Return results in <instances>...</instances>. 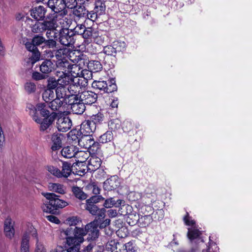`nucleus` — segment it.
Returning <instances> with one entry per match:
<instances>
[{
    "instance_id": "nucleus-11",
    "label": "nucleus",
    "mask_w": 252,
    "mask_h": 252,
    "mask_svg": "<svg viewBox=\"0 0 252 252\" xmlns=\"http://www.w3.org/2000/svg\"><path fill=\"white\" fill-rule=\"evenodd\" d=\"M45 38L42 35L37 34L34 35L31 41H29L28 38L23 40V42L28 50H34L37 49V46L44 43Z\"/></svg>"
},
{
    "instance_id": "nucleus-12",
    "label": "nucleus",
    "mask_w": 252,
    "mask_h": 252,
    "mask_svg": "<svg viewBox=\"0 0 252 252\" xmlns=\"http://www.w3.org/2000/svg\"><path fill=\"white\" fill-rule=\"evenodd\" d=\"M83 38L85 39H90L98 44H101L102 42V38L101 36H98V33L97 31L92 28H86L82 34Z\"/></svg>"
},
{
    "instance_id": "nucleus-35",
    "label": "nucleus",
    "mask_w": 252,
    "mask_h": 252,
    "mask_svg": "<svg viewBox=\"0 0 252 252\" xmlns=\"http://www.w3.org/2000/svg\"><path fill=\"white\" fill-rule=\"evenodd\" d=\"M71 164L70 163L64 161L63 162L62 169L60 170L61 178H66L69 177L71 173Z\"/></svg>"
},
{
    "instance_id": "nucleus-16",
    "label": "nucleus",
    "mask_w": 252,
    "mask_h": 252,
    "mask_svg": "<svg viewBox=\"0 0 252 252\" xmlns=\"http://www.w3.org/2000/svg\"><path fill=\"white\" fill-rule=\"evenodd\" d=\"M82 81V79L74 78V80L72 81V83L69 86L67 87L70 98L72 97V96H75L76 98H78L77 95L80 94V91L82 86V82L80 83V81Z\"/></svg>"
},
{
    "instance_id": "nucleus-60",
    "label": "nucleus",
    "mask_w": 252,
    "mask_h": 252,
    "mask_svg": "<svg viewBox=\"0 0 252 252\" xmlns=\"http://www.w3.org/2000/svg\"><path fill=\"white\" fill-rule=\"evenodd\" d=\"M124 245L126 252H134L136 251L135 245L132 241H129Z\"/></svg>"
},
{
    "instance_id": "nucleus-1",
    "label": "nucleus",
    "mask_w": 252,
    "mask_h": 252,
    "mask_svg": "<svg viewBox=\"0 0 252 252\" xmlns=\"http://www.w3.org/2000/svg\"><path fill=\"white\" fill-rule=\"evenodd\" d=\"M98 224L97 220H94L87 224L85 228L75 227L72 229V233L73 238L69 239V243H72L73 242L77 246L80 243H82L84 241V236L88 235L87 240L90 241H94L99 236V231L98 228Z\"/></svg>"
},
{
    "instance_id": "nucleus-33",
    "label": "nucleus",
    "mask_w": 252,
    "mask_h": 252,
    "mask_svg": "<svg viewBox=\"0 0 252 252\" xmlns=\"http://www.w3.org/2000/svg\"><path fill=\"white\" fill-rule=\"evenodd\" d=\"M106 5L105 2L102 0H96L94 2V12L99 16L105 13Z\"/></svg>"
},
{
    "instance_id": "nucleus-48",
    "label": "nucleus",
    "mask_w": 252,
    "mask_h": 252,
    "mask_svg": "<svg viewBox=\"0 0 252 252\" xmlns=\"http://www.w3.org/2000/svg\"><path fill=\"white\" fill-rule=\"evenodd\" d=\"M59 85L58 80H56L54 77H50L47 80V89L51 90L56 89Z\"/></svg>"
},
{
    "instance_id": "nucleus-58",
    "label": "nucleus",
    "mask_w": 252,
    "mask_h": 252,
    "mask_svg": "<svg viewBox=\"0 0 252 252\" xmlns=\"http://www.w3.org/2000/svg\"><path fill=\"white\" fill-rule=\"evenodd\" d=\"M66 221L70 226H75L79 222H81V220L77 217H72L68 218Z\"/></svg>"
},
{
    "instance_id": "nucleus-8",
    "label": "nucleus",
    "mask_w": 252,
    "mask_h": 252,
    "mask_svg": "<svg viewBox=\"0 0 252 252\" xmlns=\"http://www.w3.org/2000/svg\"><path fill=\"white\" fill-rule=\"evenodd\" d=\"M54 14H48L45 20L40 22L37 21L31 27V31L35 33H40L45 32L48 28H51V24L50 23Z\"/></svg>"
},
{
    "instance_id": "nucleus-43",
    "label": "nucleus",
    "mask_w": 252,
    "mask_h": 252,
    "mask_svg": "<svg viewBox=\"0 0 252 252\" xmlns=\"http://www.w3.org/2000/svg\"><path fill=\"white\" fill-rule=\"evenodd\" d=\"M40 113L41 116L45 117L50 116V111L47 109L46 105L44 103H39L37 104V112Z\"/></svg>"
},
{
    "instance_id": "nucleus-22",
    "label": "nucleus",
    "mask_w": 252,
    "mask_h": 252,
    "mask_svg": "<svg viewBox=\"0 0 252 252\" xmlns=\"http://www.w3.org/2000/svg\"><path fill=\"white\" fill-rule=\"evenodd\" d=\"M118 176H113L107 179L103 183V188L106 190H112L119 186Z\"/></svg>"
},
{
    "instance_id": "nucleus-15",
    "label": "nucleus",
    "mask_w": 252,
    "mask_h": 252,
    "mask_svg": "<svg viewBox=\"0 0 252 252\" xmlns=\"http://www.w3.org/2000/svg\"><path fill=\"white\" fill-rule=\"evenodd\" d=\"M79 98L85 104L91 105L96 102L97 94L92 91H85L80 93Z\"/></svg>"
},
{
    "instance_id": "nucleus-32",
    "label": "nucleus",
    "mask_w": 252,
    "mask_h": 252,
    "mask_svg": "<svg viewBox=\"0 0 252 252\" xmlns=\"http://www.w3.org/2000/svg\"><path fill=\"white\" fill-rule=\"evenodd\" d=\"M30 236L28 232H25L22 238L20 247V252H30Z\"/></svg>"
},
{
    "instance_id": "nucleus-19",
    "label": "nucleus",
    "mask_w": 252,
    "mask_h": 252,
    "mask_svg": "<svg viewBox=\"0 0 252 252\" xmlns=\"http://www.w3.org/2000/svg\"><path fill=\"white\" fill-rule=\"evenodd\" d=\"M121 51V43L114 41L112 44L103 47V52L107 56L115 57L117 52Z\"/></svg>"
},
{
    "instance_id": "nucleus-59",
    "label": "nucleus",
    "mask_w": 252,
    "mask_h": 252,
    "mask_svg": "<svg viewBox=\"0 0 252 252\" xmlns=\"http://www.w3.org/2000/svg\"><path fill=\"white\" fill-rule=\"evenodd\" d=\"M32 78L33 80H36V81H39V80L45 79L47 77V76L45 74H43L42 73H41L37 71H34L32 73Z\"/></svg>"
},
{
    "instance_id": "nucleus-62",
    "label": "nucleus",
    "mask_w": 252,
    "mask_h": 252,
    "mask_svg": "<svg viewBox=\"0 0 252 252\" xmlns=\"http://www.w3.org/2000/svg\"><path fill=\"white\" fill-rule=\"evenodd\" d=\"M63 1L64 4H65V8H73L77 4V0H63Z\"/></svg>"
},
{
    "instance_id": "nucleus-41",
    "label": "nucleus",
    "mask_w": 252,
    "mask_h": 252,
    "mask_svg": "<svg viewBox=\"0 0 252 252\" xmlns=\"http://www.w3.org/2000/svg\"><path fill=\"white\" fill-rule=\"evenodd\" d=\"M101 164V159L96 157H92L89 161V166L93 167L91 169L92 170H95L98 169L100 166ZM90 169H91V168H90Z\"/></svg>"
},
{
    "instance_id": "nucleus-54",
    "label": "nucleus",
    "mask_w": 252,
    "mask_h": 252,
    "mask_svg": "<svg viewBox=\"0 0 252 252\" xmlns=\"http://www.w3.org/2000/svg\"><path fill=\"white\" fill-rule=\"evenodd\" d=\"M25 89L29 94H31L34 93L36 91V87L33 82H27L25 85Z\"/></svg>"
},
{
    "instance_id": "nucleus-49",
    "label": "nucleus",
    "mask_w": 252,
    "mask_h": 252,
    "mask_svg": "<svg viewBox=\"0 0 252 252\" xmlns=\"http://www.w3.org/2000/svg\"><path fill=\"white\" fill-rule=\"evenodd\" d=\"M57 17L54 16V17L52 18V20L51 21L50 23L51 24V28H48V29L46 30V37L49 38L51 39L52 37H54V36L52 35V33H53V31L55 30L56 29V18Z\"/></svg>"
},
{
    "instance_id": "nucleus-13",
    "label": "nucleus",
    "mask_w": 252,
    "mask_h": 252,
    "mask_svg": "<svg viewBox=\"0 0 252 252\" xmlns=\"http://www.w3.org/2000/svg\"><path fill=\"white\" fill-rule=\"evenodd\" d=\"M57 127L59 131L66 132L70 129L72 126V121L68 117H60L56 122Z\"/></svg>"
},
{
    "instance_id": "nucleus-39",
    "label": "nucleus",
    "mask_w": 252,
    "mask_h": 252,
    "mask_svg": "<svg viewBox=\"0 0 252 252\" xmlns=\"http://www.w3.org/2000/svg\"><path fill=\"white\" fill-rule=\"evenodd\" d=\"M55 56L58 60L57 61V65L59 66L58 63L63 61H67L64 56L67 55L68 50L65 48H60L59 49L54 50Z\"/></svg>"
},
{
    "instance_id": "nucleus-21",
    "label": "nucleus",
    "mask_w": 252,
    "mask_h": 252,
    "mask_svg": "<svg viewBox=\"0 0 252 252\" xmlns=\"http://www.w3.org/2000/svg\"><path fill=\"white\" fill-rule=\"evenodd\" d=\"M66 104V102L64 100H61L60 98L56 97L48 103V107L53 111L62 112L64 110L63 107Z\"/></svg>"
},
{
    "instance_id": "nucleus-6",
    "label": "nucleus",
    "mask_w": 252,
    "mask_h": 252,
    "mask_svg": "<svg viewBox=\"0 0 252 252\" xmlns=\"http://www.w3.org/2000/svg\"><path fill=\"white\" fill-rule=\"evenodd\" d=\"M92 86L95 89L99 90L106 93H111L117 90V86L114 79L109 80L107 82L95 80L92 83Z\"/></svg>"
},
{
    "instance_id": "nucleus-31",
    "label": "nucleus",
    "mask_w": 252,
    "mask_h": 252,
    "mask_svg": "<svg viewBox=\"0 0 252 252\" xmlns=\"http://www.w3.org/2000/svg\"><path fill=\"white\" fill-rule=\"evenodd\" d=\"M86 65L91 72H97L102 68L101 63L98 61H89L87 60V63H85Z\"/></svg>"
},
{
    "instance_id": "nucleus-5",
    "label": "nucleus",
    "mask_w": 252,
    "mask_h": 252,
    "mask_svg": "<svg viewBox=\"0 0 252 252\" xmlns=\"http://www.w3.org/2000/svg\"><path fill=\"white\" fill-rule=\"evenodd\" d=\"M78 145L85 149H87L90 153L95 154L99 148V144L91 135L83 134L78 139Z\"/></svg>"
},
{
    "instance_id": "nucleus-28",
    "label": "nucleus",
    "mask_w": 252,
    "mask_h": 252,
    "mask_svg": "<svg viewBox=\"0 0 252 252\" xmlns=\"http://www.w3.org/2000/svg\"><path fill=\"white\" fill-rule=\"evenodd\" d=\"M87 158V157H84L82 160H78L76 163L77 167L76 168L75 174L82 176L87 173L88 166L85 162Z\"/></svg>"
},
{
    "instance_id": "nucleus-24",
    "label": "nucleus",
    "mask_w": 252,
    "mask_h": 252,
    "mask_svg": "<svg viewBox=\"0 0 252 252\" xmlns=\"http://www.w3.org/2000/svg\"><path fill=\"white\" fill-rule=\"evenodd\" d=\"M40 71L44 74L51 73L54 69V64L51 60H44L39 66Z\"/></svg>"
},
{
    "instance_id": "nucleus-25",
    "label": "nucleus",
    "mask_w": 252,
    "mask_h": 252,
    "mask_svg": "<svg viewBox=\"0 0 252 252\" xmlns=\"http://www.w3.org/2000/svg\"><path fill=\"white\" fill-rule=\"evenodd\" d=\"M78 148L73 145L64 147L61 151L62 155L66 158H71L75 157Z\"/></svg>"
},
{
    "instance_id": "nucleus-46",
    "label": "nucleus",
    "mask_w": 252,
    "mask_h": 252,
    "mask_svg": "<svg viewBox=\"0 0 252 252\" xmlns=\"http://www.w3.org/2000/svg\"><path fill=\"white\" fill-rule=\"evenodd\" d=\"M74 80V78H73L69 75H65L63 77H61L58 79L59 86H66L70 85L72 83V81Z\"/></svg>"
},
{
    "instance_id": "nucleus-3",
    "label": "nucleus",
    "mask_w": 252,
    "mask_h": 252,
    "mask_svg": "<svg viewBox=\"0 0 252 252\" xmlns=\"http://www.w3.org/2000/svg\"><path fill=\"white\" fill-rule=\"evenodd\" d=\"M61 236L62 237L63 239H66V244L68 247H70V248H74V247H77V252H91L93 248L95 246V243L94 242H92L88 244L87 246H85L83 248V249L80 251V245L82 243H80L78 246L75 243H74L73 242L71 243H69V239L73 238V237L72 235V228L71 227H67L65 229L61 230Z\"/></svg>"
},
{
    "instance_id": "nucleus-64",
    "label": "nucleus",
    "mask_w": 252,
    "mask_h": 252,
    "mask_svg": "<svg viewBox=\"0 0 252 252\" xmlns=\"http://www.w3.org/2000/svg\"><path fill=\"white\" fill-rule=\"evenodd\" d=\"M115 204H116V202L113 199V198H110L105 200L103 206L106 208H109Z\"/></svg>"
},
{
    "instance_id": "nucleus-2",
    "label": "nucleus",
    "mask_w": 252,
    "mask_h": 252,
    "mask_svg": "<svg viewBox=\"0 0 252 252\" xmlns=\"http://www.w3.org/2000/svg\"><path fill=\"white\" fill-rule=\"evenodd\" d=\"M42 194L48 200L41 206L44 212L54 214L59 209L63 208L68 205L67 202L60 199L59 196L54 193L43 192Z\"/></svg>"
},
{
    "instance_id": "nucleus-38",
    "label": "nucleus",
    "mask_w": 252,
    "mask_h": 252,
    "mask_svg": "<svg viewBox=\"0 0 252 252\" xmlns=\"http://www.w3.org/2000/svg\"><path fill=\"white\" fill-rule=\"evenodd\" d=\"M73 14L79 18L86 17L88 14V10L84 6H76L73 10Z\"/></svg>"
},
{
    "instance_id": "nucleus-36",
    "label": "nucleus",
    "mask_w": 252,
    "mask_h": 252,
    "mask_svg": "<svg viewBox=\"0 0 252 252\" xmlns=\"http://www.w3.org/2000/svg\"><path fill=\"white\" fill-rule=\"evenodd\" d=\"M71 191L75 197L79 200H85L88 197L87 194L85 193L81 188L77 186H73L71 188Z\"/></svg>"
},
{
    "instance_id": "nucleus-40",
    "label": "nucleus",
    "mask_w": 252,
    "mask_h": 252,
    "mask_svg": "<svg viewBox=\"0 0 252 252\" xmlns=\"http://www.w3.org/2000/svg\"><path fill=\"white\" fill-rule=\"evenodd\" d=\"M93 124L94 125L96 126L97 125H100L102 123L104 120V116L103 114L101 113H98L96 114L93 115L90 117L89 119Z\"/></svg>"
},
{
    "instance_id": "nucleus-61",
    "label": "nucleus",
    "mask_w": 252,
    "mask_h": 252,
    "mask_svg": "<svg viewBox=\"0 0 252 252\" xmlns=\"http://www.w3.org/2000/svg\"><path fill=\"white\" fill-rule=\"evenodd\" d=\"M76 248H77V247L70 248V247H68L67 249L63 250L62 247H59L56 249L52 250L51 252H76L77 249Z\"/></svg>"
},
{
    "instance_id": "nucleus-55",
    "label": "nucleus",
    "mask_w": 252,
    "mask_h": 252,
    "mask_svg": "<svg viewBox=\"0 0 252 252\" xmlns=\"http://www.w3.org/2000/svg\"><path fill=\"white\" fill-rule=\"evenodd\" d=\"M104 199V198L101 195H94L89 199H87L86 203L95 204Z\"/></svg>"
},
{
    "instance_id": "nucleus-14",
    "label": "nucleus",
    "mask_w": 252,
    "mask_h": 252,
    "mask_svg": "<svg viewBox=\"0 0 252 252\" xmlns=\"http://www.w3.org/2000/svg\"><path fill=\"white\" fill-rule=\"evenodd\" d=\"M49 14H54L56 18V28L58 27L57 22H59L62 29L60 31L69 30V27L71 24V20L67 17H64L66 15H63L62 13H49Z\"/></svg>"
},
{
    "instance_id": "nucleus-56",
    "label": "nucleus",
    "mask_w": 252,
    "mask_h": 252,
    "mask_svg": "<svg viewBox=\"0 0 252 252\" xmlns=\"http://www.w3.org/2000/svg\"><path fill=\"white\" fill-rule=\"evenodd\" d=\"M144 234L145 232L140 228H136L133 230L131 232V235L133 237L139 239L143 238L144 236Z\"/></svg>"
},
{
    "instance_id": "nucleus-10",
    "label": "nucleus",
    "mask_w": 252,
    "mask_h": 252,
    "mask_svg": "<svg viewBox=\"0 0 252 252\" xmlns=\"http://www.w3.org/2000/svg\"><path fill=\"white\" fill-rule=\"evenodd\" d=\"M47 5L54 11L53 13H62L63 15L67 14V10L65 8V4H64L63 0H48Z\"/></svg>"
},
{
    "instance_id": "nucleus-51",
    "label": "nucleus",
    "mask_w": 252,
    "mask_h": 252,
    "mask_svg": "<svg viewBox=\"0 0 252 252\" xmlns=\"http://www.w3.org/2000/svg\"><path fill=\"white\" fill-rule=\"evenodd\" d=\"M26 110L29 112V114L32 117L34 121V118L38 116L37 114V105L35 107L31 104H28L26 107Z\"/></svg>"
},
{
    "instance_id": "nucleus-7",
    "label": "nucleus",
    "mask_w": 252,
    "mask_h": 252,
    "mask_svg": "<svg viewBox=\"0 0 252 252\" xmlns=\"http://www.w3.org/2000/svg\"><path fill=\"white\" fill-rule=\"evenodd\" d=\"M75 35L72 30L60 31L59 32V41L60 43L66 46L74 45L75 38Z\"/></svg>"
},
{
    "instance_id": "nucleus-9",
    "label": "nucleus",
    "mask_w": 252,
    "mask_h": 252,
    "mask_svg": "<svg viewBox=\"0 0 252 252\" xmlns=\"http://www.w3.org/2000/svg\"><path fill=\"white\" fill-rule=\"evenodd\" d=\"M57 117V113L52 112L50 116L44 117V119L40 118L39 116L34 118V121L40 125V130L44 131L52 125L54 121Z\"/></svg>"
},
{
    "instance_id": "nucleus-53",
    "label": "nucleus",
    "mask_w": 252,
    "mask_h": 252,
    "mask_svg": "<svg viewBox=\"0 0 252 252\" xmlns=\"http://www.w3.org/2000/svg\"><path fill=\"white\" fill-rule=\"evenodd\" d=\"M119 242L115 240L109 241L106 244V250L114 252L115 250H117V244H119Z\"/></svg>"
},
{
    "instance_id": "nucleus-63",
    "label": "nucleus",
    "mask_w": 252,
    "mask_h": 252,
    "mask_svg": "<svg viewBox=\"0 0 252 252\" xmlns=\"http://www.w3.org/2000/svg\"><path fill=\"white\" fill-rule=\"evenodd\" d=\"M44 44L45 46L49 48H54L56 47L57 42L53 39H45Z\"/></svg>"
},
{
    "instance_id": "nucleus-29",
    "label": "nucleus",
    "mask_w": 252,
    "mask_h": 252,
    "mask_svg": "<svg viewBox=\"0 0 252 252\" xmlns=\"http://www.w3.org/2000/svg\"><path fill=\"white\" fill-rule=\"evenodd\" d=\"M56 97L58 98H63V100L70 98L68 94V90L66 86H59L56 89Z\"/></svg>"
},
{
    "instance_id": "nucleus-4",
    "label": "nucleus",
    "mask_w": 252,
    "mask_h": 252,
    "mask_svg": "<svg viewBox=\"0 0 252 252\" xmlns=\"http://www.w3.org/2000/svg\"><path fill=\"white\" fill-rule=\"evenodd\" d=\"M58 65L59 67H67V71L73 78H78V77L84 78V72L87 71V70L83 69L85 65L77 64L70 65L67 61L60 62ZM65 71H66V70Z\"/></svg>"
},
{
    "instance_id": "nucleus-23",
    "label": "nucleus",
    "mask_w": 252,
    "mask_h": 252,
    "mask_svg": "<svg viewBox=\"0 0 252 252\" xmlns=\"http://www.w3.org/2000/svg\"><path fill=\"white\" fill-rule=\"evenodd\" d=\"M95 129V126L89 120L84 121L80 126L81 132L85 135H90V133L94 132Z\"/></svg>"
},
{
    "instance_id": "nucleus-42",
    "label": "nucleus",
    "mask_w": 252,
    "mask_h": 252,
    "mask_svg": "<svg viewBox=\"0 0 252 252\" xmlns=\"http://www.w3.org/2000/svg\"><path fill=\"white\" fill-rule=\"evenodd\" d=\"M32 53V56L29 58L28 62L31 63L32 65L39 61L41 54L38 49L34 50H28Z\"/></svg>"
},
{
    "instance_id": "nucleus-44",
    "label": "nucleus",
    "mask_w": 252,
    "mask_h": 252,
    "mask_svg": "<svg viewBox=\"0 0 252 252\" xmlns=\"http://www.w3.org/2000/svg\"><path fill=\"white\" fill-rule=\"evenodd\" d=\"M113 139V134L111 131H107L101 135L99 138V141L102 143H106L111 141Z\"/></svg>"
},
{
    "instance_id": "nucleus-34",
    "label": "nucleus",
    "mask_w": 252,
    "mask_h": 252,
    "mask_svg": "<svg viewBox=\"0 0 252 252\" xmlns=\"http://www.w3.org/2000/svg\"><path fill=\"white\" fill-rule=\"evenodd\" d=\"M52 145L51 149L53 151H56L62 147V140L60 135L58 134H53L51 137Z\"/></svg>"
},
{
    "instance_id": "nucleus-45",
    "label": "nucleus",
    "mask_w": 252,
    "mask_h": 252,
    "mask_svg": "<svg viewBox=\"0 0 252 252\" xmlns=\"http://www.w3.org/2000/svg\"><path fill=\"white\" fill-rule=\"evenodd\" d=\"M201 234V231L198 229L195 228H189L188 232V237L190 241H192L198 238Z\"/></svg>"
},
{
    "instance_id": "nucleus-27",
    "label": "nucleus",
    "mask_w": 252,
    "mask_h": 252,
    "mask_svg": "<svg viewBox=\"0 0 252 252\" xmlns=\"http://www.w3.org/2000/svg\"><path fill=\"white\" fill-rule=\"evenodd\" d=\"M4 230L7 237L11 239L14 236L15 231L11 218H8L5 220Z\"/></svg>"
},
{
    "instance_id": "nucleus-50",
    "label": "nucleus",
    "mask_w": 252,
    "mask_h": 252,
    "mask_svg": "<svg viewBox=\"0 0 252 252\" xmlns=\"http://www.w3.org/2000/svg\"><path fill=\"white\" fill-rule=\"evenodd\" d=\"M46 170L52 175L58 178H61L60 170L57 167L53 165H47Z\"/></svg>"
},
{
    "instance_id": "nucleus-52",
    "label": "nucleus",
    "mask_w": 252,
    "mask_h": 252,
    "mask_svg": "<svg viewBox=\"0 0 252 252\" xmlns=\"http://www.w3.org/2000/svg\"><path fill=\"white\" fill-rule=\"evenodd\" d=\"M85 208V209L89 211L92 215H96L99 209L95 204L87 203H86Z\"/></svg>"
},
{
    "instance_id": "nucleus-18",
    "label": "nucleus",
    "mask_w": 252,
    "mask_h": 252,
    "mask_svg": "<svg viewBox=\"0 0 252 252\" xmlns=\"http://www.w3.org/2000/svg\"><path fill=\"white\" fill-rule=\"evenodd\" d=\"M69 59L75 64L85 65L87 63L86 55L78 51L71 52L69 54Z\"/></svg>"
},
{
    "instance_id": "nucleus-26",
    "label": "nucleus",
    "mask_w": 252,
    "mask_h": 252,
    "mask_svg": "<svg viewBox=\"0 0 252 252\" xmlns=\"http://www.w3.org/2000/svg\"><path fill=\"white\" fill-rule=\"evenodd\" d=\"M134 217H135V219H134V221H132V225L138 222L139 225L142 227H146L148 226L152 220V217L149 215L141 216L140 218H139L138 216H134Z\"/></svg>"
},
{
    "instance_id": "nucleus-57",
    "label": "nucleus",
    "mask_w": 252,
    "mask_h": 252,
    "mask_svg": "<svg viewBox=\"0 0 252 252\" xmlns=\"http://www.w3.org/2000/svg\"><path fill=\"white\" fill-rule=\"evenodd\" d=\"M86 27L84 25H77L73 30H72V32H73L75 36L76 34L82 35Z\"/></svg>"
},
{
    "instance_id": "nucleus-20",
    "label": "nucleus",
    "mask_w": 252,
    "mask_h": 252,
    "mask_svg": "<svg viewBox=\"0 0 252 252\" xmlns=\"http://www.w3.org/2000/svg\"><path fill=\"white\" fill-rule=\"evenodd\" d=\"M69 105H70V109L73 114L81 115L85 111V104L82 101L78 102H72V99L68 101Z\"/></svg>"
},
{
    "instance_id": "nucleus-47",
    "label": "nucleus",
    "mask_w": 252,
    "mask_h": 252,
    "mask_svg": "<svg viewBox=\"0 0 252 252\" xmlns=\"http://www.w3.org/2000/svg\"><path fill=\"white\" fill-rule=\"evenodd\" d=\"M54 92L53 90L46 89L42 94V98L46 102H50L51 100L54 99Z\"/></svg>"
},
{
    "instance_id": "nucleus-30",
    "label": "nucleus",
    "mask_w": 252,
    "mask_h": 252,
    "mask_svg": "<svg viewBox=\"0 0 252 252\" xmlns=\"http://www.w3.org/2000/svg\"><path fill=\"white\" fill-rule=\"evenodd\" d=\"M48 187L50 191L61 194H64L66 192L65 187L63 185L59 183H50Z\"/></svg>"
},
{
    "instance_id": "nucleus-17",
    "label": "nucleus",
    "mask_w": 252,
    "mask_h": 252,
    "mask_svg": "<svg viewBox=\"0 0 252 252\" xmlns=\"http://www.w3.org/2000/svg\"><path fill=\"white\" fill-rule=\"evenodd\" d=\"M47 12V9L43 6L39 5L33 8L31 10V16L36 20L44 21L45 20V14Z\"/></svg>"
},
{
    "instance_id": "nucleus-37",
    "label": "nucleus",
    "mask_w": 252,
    "mask_h": 252,
    "mask_svg": "<svg viewBox=\"0 0 252 252\" xmlns=\"http://www.w3.org/2000/svg\"><path fill=\"white\" fill-rule=\"evenodd\" d=\"M31 229L32 235L33 238L35 239L36 242L35 252H46V250L43 247V245L39 242L36 230L32 227H31Z\"/></svg>"
}]
</instances>
